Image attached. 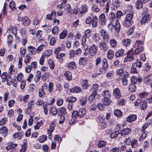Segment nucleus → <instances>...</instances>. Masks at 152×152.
I'll return each instance as SVG.
<instances>
[{
    "label": "nucleus",
    "mask_w": 152,
    "mask_h": 152,
    "mask_svg": "<svg viewBox=\"0 0 152 152\" xmlns=\"http://www.w3.org/2000/svg\"><path fill=\"white\" fill-rule=\"evenodd\" d=\"M16 71L15 70V69L14 68V66L12 65H11L8 70V73L10 75H15V74L16 73Z\"/></svg>",
    "instance_id": "nucleus-18"
},
{
    "label": "nucleus",
    "mask_w": 152,
    "mask_h": 152,
    "mask_svg": "<svg viewBox=\"0 0 152 152\" xmlns=\"http://www.w3.org/2000/svg\"><path fill=\"white\" fill-rule=\"evenodd\" d=\"M54 139L55 141H57L59 144L61 143V137L58 134L55 135Z\"/></svg>",
    "instance_id": "nucleus-58"
},
{
    "label": "nucleus",
    "mask_w": 152,
    "mask_h": 152,
    "mask_svg": "<svg viewBox=\"0 0 152 152\" xmlns=\"http://www.w3.org/2000/svg\"><path fill=\"white\" fill-rule=\"evenodd\" d=\"M124 53V50L123 49H121L116 52L115 55L116 57H119L123 56Z\"/></svg>",
    "instance_id": "nucleus-45"
},
{
    "label": "nucleus",
    "mask_w": 152,
    "mask_h": 152,
    "mask_svg": "<svg viewBox=\"0 0 152 152\" xmlns=\"http://www.w3.org/2000/svg\"><path fill=\"white\" fill-rule=\"evenodd\" d=\"M64 76L66 78L67 80H70L72 79V73L69 71H66L64 74Z\"/></svg>",
    "instance_id": "nucleus-32"
},
{
    "label": "nucleus",
    "mask_w": 152,
    "mask_h": 152,
    "mask_svg": "<svg viewBox=\"0 0 152 152\" xmlns=\"http://www.w3.org/2000/svg\"><path fill=\"white\" fill-rule=\"evenodd\" d=\"M142 134L141 135L139 138V140L140 142H142L143 140L146 137L148 134L147 131H143Z\"/></svg>",
    "instance_id": "nucleus-21"
},
{
    "label": "nucleus",
    "mask_w": 152,
    "mask_h": 152,
    "mask_svg": "<svg viewBox=\"0 0 152 152\" xmlns=\"http://www.w3.org/2000/svg\"><path fill=\"white\" fill-rule=\"evenodd\" d=\"M49 112L52 114L53 116L56 115L58 113V110L56 108L54 107H51L49 110Z\"/></svg>",
    "instance_id": "nucleus-27"
},
{
    "label": "nucleus",
    "mask_w": 152,
    "mask_h": 152,
    "mask_svg": "<svg viewBox=\"0 0 152 152\" xmlns=\"http://www.w3.org/2000/svg\"><path fill=\"white\" fill-rule=\"evenodd\" d=\"M104 98H110L111 96L110 92L108 90H104L102 94Z\"/></svg>",
    "instance_id": "nucleus-40"
},
{
    "label": "nucleus",
    "mask_w": 152,
    "mask_h": 152,
    "mask_svg": "<svg viewBox=\"0 0 152 152\" xmlns=\"http://www.w3.org/2000/svg\"><path fill=\"white\" fill-rule=\"evenodd\" d=\"M92 10L95 12H99L100 8L98 7L97 4H93L92 6Z\"/></svg>",
    "instance_id": "nucleus-41"
},
{
    "label": "nucleus",
    "mask_w": 152,
    "mask_h": 152,
    "mask_svg": "<svg viewBox=\"0 0 152 152\" xmlns=\"http://www.w3.org/2000/svg\"><path fill=\"white\" fill-rule=\"evenodd\" d=\"M91 22L92 27L94 28L96 27L97 26L98 23L97 17L96 16H93L92 20Z\"/></svg>",
    "instance_id": "nucleus-15"
},
{
    "label": "nucleus",
    "mask_w": 152,
    "mask_h": 152,
    "mask_svg": "<svg viewBox=\"0 0 152 152\" xmlns=\"http://www.w3.org/2000/svg\"><path fill=\"white\" fill-rule=\"evenodd\" d=\"M102 63H103V68L104 70H106L108 67V65L107 64V60L104 58L103 61Z\"/></svg>",
    "instance_id": "nucleus-48"
},
{
    "label": "nucleus",
    "mask_w": 152,
    "mask_h": 152,
    "mask_svg": "<svg viewBox=\"0 0 152 152\" xmlns=\"http://www.w3.org/2000/svg\"><path fill=\"white\" fill-rule=\"evenodd\" d=\"M113 94L114 97L117 99L120 98L121 96V92L118 88H115L113 90Z\"/></svg>",
    "instance_id": "nucleus-7"
},
{
    "label": "nucleus",
    "mask_w": 152,
    "mask_h": 152,
    "mask_svg": "<svg viewBox=\"0 0 152 152\" xmlns=\"http://www.w3.org/2000/svg\"><path fill=\"white\" fill-rule=\"evenodd\" d=\"M87 59L85 58H81L79 60V64L80 65H84L86 63Z\"/></svg>",
    "instance_id": "nucleus-64"
},
{
    "label": "nucleus",
    "mask_w": 152,
    "mask_h": 152,
    "mask_svg": "<svg viewBox=\"0 0 152 152\" xmlns=\"http://www.w3.org/2000/svg\"><path fill=\"white\" fill-rule=\"evenodd\" d=\"M133 23V22L132 20L125 19L123 23V24L124 26L128 27L132 25Z\"/></svg>",
    "instance_id": "nucleus-20"
},
{
    "label": "nucleus",
    "mask_w": 152,
    "mask_h": 152,
    "mask_svg": "<svg viewBox=\"0 0 152 152\" xmlns=\"http://www.w3.org/2000/svg\"><path fill=\"white\" fill-rule=\"evenodd\" d=\"M144 82L147 85L152 81V74H151L146 77L144 80Z\"/></svg>",
    "instance_id": "nucleus-26"
},
{
    "label": "nucleus",
    "mask_w": 152,
    "mask_h": 152,
    "mask_svg": "<svg viewBox=\"0 0 152 152\" xmlns=\"http://www.w3.org/2000/svg\"><path fill=\"white\" fill-rule=\"evenodd\" d=\"M20 34L21 38H27V32L23 28L21 29L20 30Z\"/></svg>",
    "instance_id": "nucleus-37"
},
{
    "label": "nucleus",
    "mask_w": 152,
    "mask_h": 152,
    "mask_svg": "<svg viewBox=\"0 0 152 152\" xmlns=\"http://www.w3.org/2000/svg\"><path fill=\"white\" fill-rule=\"evenodd\" d=\"M34 105V103L32 100L29 102L28 104L27 107L25 111V113L26 114H29L32 110L33 107Z\"/></svg>",
    "instance_id": "nucleus-6"
},
{
    "label": "nucleus",
    "mask_w": 152,
    "mask_h": 152,
    "mask_svg": "<svg viewBox=\"0 0 152 152\" xmlns=\"http://www.w3.org/2000/svg\"><path fill=\"white\" fill-rule=\"evenodd\" d=\"M134 12L133 11H131L127 13L126 15V19L128 20H132L133 18Z\"/></svg>",
    "instance_id": "nucleus-33"
},
{
    "label": "nucleus",
    "mask_w": 152,
    "mask_h": 152,
    "mask_svg": "<svg viewBox=\"0 0 152 152\" xmlns=\"http://www.w3.org/2000/svg\"><path fill=\"white\" fill-rule=\"evenodd\" d=\"M67 67L69 70H72L76 67V64L74 62H71L67 64Z\"/></svg>",
    "instance_id": "nucleus-25"
},
{
    "label": "nucleus",
    "mask_w": 152,
    "mask_h": 152,
    "mask_svg": "<svg viewBox=\"0 0 152 152\" xmlns=\"http://www.w3.org/2000/svg\"><path fill=\"white\" fill-rule=\"evenodd\" d=\"M117 42L116 40L114 39H111L110 40V44L113 48L116 47Z\"/></svg>",
    "instance_id": "nucleus-34"
},
{
    "label": "nucleus",
    "mask_w": 152,
    "mask_h": 152,
    "mask_svg": "<svg viewBox=\"0 0 152 152\" xmlns=\"http://www.w3.org/2000/svg\"><path fill=\"white\" fill-rule=\"evenodd\" d=\"M86 113V110L85 108H82L80 109L78 111V115L79 117H82Z\"/></svg>",
    "instance_id": "nucleus-28"
},
{
    "label": "nucleus",
    "mask_w": 152,
    "mask_h": 152,
    "mask_svg": "<svg viewBox=\"0 0 152 152\" xmlns=\"http://www.w3.org/2000/svg\"><path fill=\"white\" fill-rule=\"evenodd\" d=\"M38 94L39 96L41 98H44L45 97L46 94L43 90V89H39L38 91Z\"/></svg>",
    "instance_id": "nucleus-53"
},
{
    "label": "nucleus",
    "mask_w": 152,
    "mask_h": 152,
    "mask_svg": "<svg viewBox=\"0 0 152 152\" xmlns=\"http://www.w3.org/2000/svg\"><path fill=\"white\" fill-rule=\"evenodd\" d=\"M108 18L110 21L113 22L115 19V14L113 12H110Z\"/></svg>",
    "instance_id": "nucleus-22"
},
{
    "label": "nucleus",
    "mask_w": 152,
    "mask_h": 152,
    "mask_svg": "<svg viewBox=\"0 0 152 152\" xmlns=\"http://www.w3.org/2000/svg\"><path fill=\"white\" fill-rule=\"evenodd\" d=\"M89 85L87 80H83L82 81V87L83 89H87Z\"/></svg>",
    "instance_id": "nucleus-30"
},
{
    "label": "nucleus",
    "mask_w": 152,
    "mask_h": 152,
    "mask_svg": "<svg viewBox=\"0 0 152 152\" xmlns=\"http://www.w3.org/2000/svg\"><path fill=\"white\" fill-rule=\"evenodd\" d=\"M27 50L31 54L35 55L36 53V48L34 46H29L27 48Z\"/></svg>",
    "instance_id": "nucleus-12"
},
{
    "label": "nucleus",
    "mask_w": 152,
    "mask_h": 152,
    "mask_svg": "<svg viewBox=\"0 0 152 152\" xmlns=\"http://www.w3.org/2000/svg\"><path fill=\"white\" fill-rule=\"evenodd\" d=\"M106 142L104 140L99 141L98 143V146L99 148H102L105 146Z\"/></svg>",
    "instance_id": "nucleus-61"
},
{
    "label": "nucleus",
    "mask_w": 152,
    "mask_h": 152,
    "mask_svg": "<svg viewBox=\"0 0 152 152\" xmlns=\"http://www.w3.org/2000/svg\"><path fill=\"white\" fill-rule=\"evenodd\" d=\"M129 89L131 92L135 91L136 89V86L135 84H130L129 85Z\"/></svg>",
    "instance_id": "nucleus-50"
},
{
    "label": "nucleus",
    "mask_w": 152,
    "mask_h": 152,
    "mask_svg": "<svg viewBox=\"0 0 152 152\" xmlns=\"http://www.w3.org/2000/svg\"><path fill=\"white\" fill-rule=\"evenodd\" d=\"M59 30V27L57 26H55L52 29V33L54 35H56L58 34Z\"/></svg>",
    "instance_id": "nucleus-52"
},
{
    "label": "nucleus",
    "mask_w": 152,
    "mask_h": 152,
    "mask_svg": "<svg viewBox=\"0 0 152 152\" xmlns=\"http://www.w3.org/2000/svg\"><path fill=\"white\" fill-rule=\"evenodd\" d=\"M0 133L5 137L8 134V129L5 126H3L0 129Z\"/></svg>",
    "instance_id": "nucleus-13"
},
{
    "label": "nucleus",
    "mask_w": 152,
    "mask_h": 152,
    "mask_svg": "<svg viewBox=\"0 0 152 152\" xmlns=\"http://www.w3.org/2000/svg\"><path fill=\"white\" fill-rule=\"evenodd\" d=\"M54 86V85L53 83L52 82H49V83L48 90L49 92L50 93L53 90Z\"/></svg>",
    "instance_id": "nucleus-60"
},
{
    "label": "nucleus",
    "mask_w": 152,
    "mask_h": 152,
    "mask_svg": "<svg viewBox=\"0 0 152 152\" xmlns=\"http://www.w3.org/2000/svg\"><path fill=\"white\" fill-rule=\"evenodd\" d=\"M130 144L132 148H135L138 146L139 144L137 139H134L130 141Z\"/></svg>",
    "instance_id": "nucleus-29"
},
{
    "label": "nucleus",
    "mask_w": 152,
    "mask_h": 152,
    "mask_svg": "<svg viewBox=\"0 0 152 152\" xmlns=\"http://www.w3.org/2000/svg\"><path fill=\"white\" fill-rule=\"evenodd\" d=\"M123 113L120 110H116L114 111V115L118 118L121 117L123 115Z\"/></svg>",
    "instance_id": "nucleus-43"
},
{
    "label": "nucleus",
    "mask_w": 152,
    "mask_h": 152,
    "mask_svg": "<svg viewBox=\"0 0 152 152\" xmlns=\"http://www.w3.org/2000/svg\"><path fill=\"white\" fill-rule=\"evenodd\" d=\"M47 136L46 135H43L39 137L37 140L40 143L45 142L47 140Z\"/></svg>",
    "instance_id": "nucleus-23"
},
{
    "label": "nucleus",
    "mask_w": 152,
    "mask_h": 152,
    "mask_svg": "<svg viewBox=\"0 0 152 152\" xmlns=\"http://www.w3.org/2000/svg\"><path fill=\"white\" fill-rule=\"evenodd\" d=\"M88 10V7H87V5L86 4H85L84 5H83L82 7V8L81 9L80 12V13L82 14L85 13L87 12Z\"/></svg>",
    "instance_id": "nucleus-49"
},
{
    "label": "nucleus",
    "mask_w": 152,
    "mask_h": 152,
    "mask_svg": "<svg viewBox=\"0 0 152 152\" xmlns=\"http://www.w3.org/2000/svg\"><path fill=\"white\" fill-rule=\"evenodd\" d=\"M151 66L148 65V63H146L142 67V69L145 71H149L151 68Z\"/></svg>",
    "instance_id": "nucleus-59"
},
{
    "label": "nucleus",
    "mask_w": 152,
    "mask_h": 152,
    "mask_svg": "<svg viewBox=\"0 0 152 152\" xmlns=\"http://www.w3.org/2000/svg\"><path fill=\"white\" fill-rule=\"evenodd\" d=\"M140 96L142 98H145L148 95V93L146 92H144L140 93L139 94Z\"/></svg>",
    "instance_id": "nucleus-62"
},
{
    "label": "nucleus",
    "mask_w": 152,
    "mask_h": 152,
    "mask_svg": "<svg viewBox=\"0 0 152 152\" xmlns=\"http://www.w3.org/2000/svg\"><path fill=\"white\" fill-rule=\"evenodd\" d=\"M150 17L148 15L145 14V15L142 18L141 20L140 23L142 24H144L147 23L150 20Z\"/></svg>",
    "instance_id": "nucleus-11"
},
{
    "label": "nucleus",
    "mask_w": 152,
    "mask_h": 152,
    "mask_svg": "<svg viewBox=\"0 0 152 152\" xmlns=\"http://www.w3.org/2000/svg\"><path fill=\"white\" fill-rule=\"evenodd\" d=\"M9 30L15 36H16L17 33V28L14 27L13 26H10L9 29Z\"/></svg>",
    "instance_id": "nucleus-47"
},
{
    "label": "nucleus",
    "mask_w": 152,
    "mask_h": 152,
    "mask_svg": "<svg viewBox=\"0 0 152 152\" xmlns=\"http://www.w3.org/2000/svg\"><path fill=\"white\" fill-rule=\"evenodd\" d=\"M99 47L100 50L105 52L108 49L107 44L104 42H101L99 44Z\"/></svg>",
    "instance_id": "nucleus-10"
},
{
    "label": "nucleus",
    "mask_w": 152,
    "mask_h": 152,
    "mask_svg": "<svg viewBox=\"0 0 152 152\" xmlns=\"http://www.w3.org/2000/svg\"><path fill=\"white\" fill-rule=\"evenodd\" d=\"M131 40L128 39H124L122 41L123 44L126 46H129L131 44Z\"/></svg>",
    "instance_id": "nucleus-54"
},
{
    "label": "nucleus",
    "mask_w": 152,
    "mask_h": 152,
    "mask_svg": "<svg viewBox=\"0 0 152 152\" xmlns=\"http://www.w3.org/2000/svg\"><path fill=\"white\" fill-rule=\"evenodd\" d=\"M142 3L143 2L141 0H137L136 2V8L138 9L142 8L143 7Z\"/></svg>",
    "instance_id": "nucleus-46"
},
{
    "label": "nucleus",
    "mask_w": 152,
    "mask_h": 152,
    "mask_svg": "<svg viewBox=\"0 0 152 152\" xmlns=\"http://www.w3.org/2000/svg\"><path fill=\"white\" fill-rule=\"evenodd\" d=\"M81 88L80 87L75 86L70 89V91L74 93H78L81 92Z\"/></svg>",
    "instance_id": "nucleus-16"
},
{
    "label": "nucleus",
    "mask_w": 152,
    "mask_h": 152,
    "mask_svg": "<svg viewBox=\"0 0 152 152\" xmlns=\"http://www.w3.org/2000/svg\"><path fill=\"white\" fill-rule=\"evenodd\" d=\"M137 66L134 65L133 63L132 65L131 71V72L134 74H137Z\"/></svg>",
    "instance_id": "nucleus-55"
},
{
    "label": "nucleus",
    "mask_w": 152,
    "mask_h": 152,
    "mask_svg": "<svg viewBox=\"0 0 152 152\" xmlns=\"http://www.w3.org/2000/svg\"><path fill=\"white\" fill-rule=\"evenodd\" d=\"M77 99V98L76 97L73 96H70L67 98L66 99V101L69 103L72 104V103L76 102Z\"/></svg>",
    "instance_id": "nucleus-39"
},
{
    "label": "nucleus",
    "mask_w": 152,
    "mask_h": 152,
    "mask_svg": "<svg viewBox=\"0 0 152 152\" xmlns=\"http://www.w3.org/2000/svg\"><path fill=\"white\" fill-rule=\"evenodd\" d=\"M56 125L53 122H51L49 124V128L47 129V132L49 134L48 137L51 138L52 137V133Z\"/></svg>",
    "instance_id": "nucleus-5"
},
{
    "label": "nucleus",
    "mask_w": 152,
    "mask_h": 152,
    "mask_svg": "<svg viewBox=\"0 0 152 152\" xmlns=\"http://www.w3.org/2000/svg\"><path fill=\"white\" fill-rule=\"evenodd\" d=\"M13 38L11 34H9L7 37V42L8 46L12 45V43L13 42Z\"/></svg>",
    "instance_id": "nucleus-38"
},
{
    "label": "nucleus",
    "mask_w": 152,
    "mask_h": 152,
    "mask_svg": "<svg viewBox=\"0 0 152 152\" xmlns=\"http://www.w3.org/2000/svg\"><path fill=\"white\" fill-rule=\"evenodd\" d=\"M102 102L106 106L110 105L111 102V101L109 98H104L102 100Z\"/></svg>",
    "instance_id": "nucleus-17"
},
{
    "label": "nucleus",
    "mask_w": 152,
    "mask_h": 152,
    "mask_svg": "<svg viewBox=\"0 0 152 152\" xmlns=\"http://www.w3.org/2000/svg\"><path fill=\"white\" fill-rule=\"evenodd\" d=\"M113 22L110 21V23L108 24L107 27L110 30H112L114 28L115 31L118 32L119 31V30L121 28V25L118 20L117 19L115 20V24L113 25Z\"/></svg>",
    "instance_id": "nucleus-1"
},
{
    "label": "nucleus",
    "mask_w": 152,
    "mask_h": 152,
    "mask_svg": "<svg viewBox=\"0 0 152 152\" xmlns=\"http://www.w3.org/2000/svg\"><path fill=\"white\" fill-rule=\"evenodd\" d=\"M41 72L40 71H37V74L36 76L34 77V81L37 83L40 80V78L41 77Z\"/></svg>",
    "instance_id": "nucleus-35"
},
{
    "label": "nucleus",
    "mask_w": 152,
    "mask_h": 152,
    "mask_svg": "<svg viewBox=\"0 0 152 152\" xmlns=\"http://www.w3.org/2000/svg\"><path fill=\"white\" fill-rule=\"evenodd\" d=\"M87 101V99L85 97H82L80 98V103L82 106L85 105Z\"/></svg>",
    "instance_id": "nucleus-31"
},
{
    "label": "nucleus",
    "mask_w": 152,
    "mask_h": 152,
    "mask_svg": "<svg viewBox=\"0 0 152 152\" xmlns=\"http://www.w3.org/2000/svg\"><path fill=\"white\" fill-rule=\"evenodd\" d=\"M99 20L100 23L102 25H105L106 21V17L105 14L102 13L99 15Z\"/></svg>",
    "instance_id": "nucleus-9"
},
{
    "label": "nucleus",
    "mask_w": 152,
    "mask_h": 152,
    "mask_svg": "<svg viewBox=\"0 0 152 152\" xmlns=\"http://www.w3.org/2000/svg\"><path fill=\"white\" fill-rule=\"evenodd\" d=\"M137 118V116L135 114L129 115L126 118V121L129 123H131L135 121Z\"/></svg>",
    "instance_id": "nucleus-8"
},
{
    "label": "nucleus",
    "mask_w": 152,
    "mask_h": 152,
    "mask_svg": "<svg viewBox=\"0 0 152 152\" xmlns=\"http://www.w3.org/2000/svg\"><path fill=\"white\" fill-rule=\"evenodd\" d=\"M68 33V31L67 30H64L62 32L60 33L59 38L60 39H63L66 36Z\"/></svg>",
    "instance_id": "nucleus-42"
},
{
    "label": "nucleus",
    "mask_w": 152,
    "mask_h": 152,
    "mask_svg": "<svg viewBox=\"0 0 152 152\" xmlns=\"http://www.w3.org/2000/svg\"><path fill=\"white\" fill-rule=\"evenodd\" d=\"M124 69L123 68L116 69L115 70L116 74L120 77H122L124 76Z\"/></svg>",
    "instance_id": "nucleus-14"
},
{
    "label": "nucleus",
    "mask_w": 152,
    "mask_h": 152,
    "mask_svg": "<svg viewBox=\"0 0 152 152\" xmlns=\"http://www.w3.org/2000/svg\"><path fill=\"white\" fill-rule=\"evenodd\" d=\"M65 47V46L64 44H62L61 46L58 47L55 50L54 53L57 54V56H58V53L60 51L63 50Z\"/></svg>",
    "instance_id": "nucleus-19"
},
{
    "label": "nucleus",
    "mask_w": 152,
    "mask_h": 152,
    "mask_svg": "<svg viewBox=\"0 0 152 152\" xmlns=\"http://www.w3.org/2000/svg\"><path fill=\"white\" fill-rule=\"evenodd\" d=\"M137 48L136 49L134 50V54H138L139 53H140L143 50V48L142 47H140V48Z\"/></svg>",
    "instance_id": "nucleus-63"
},
{
    "label": "nucleus",
    "mask_w": 152,
    "mask_h": 152,
    "mask_svg": "<svg viewBox=\"0 0 152 152\" xmlns=\"http://www.w3.org/2000/svg\"><path fill=\"white\" fill-rule=\"evenodd\" d=\"M120 4V1L119 0H118L115 1L113 4V6L114 7V8H113V9L115 10L116 8H117L119 7Z\"/></svg>",
    "instance_id": "nucleus-57"
},
{
    "label": "nucleus",
    "mask_w": 152,
    "mask_h": 152,
    "mask_svg": "<svg viewBox=\"0 0 152 152\" xmlns=\"http://www.w3.org/2000/svg\"><path fill=\"white\" fill-rule=\"evenodd\" d=\"M119 134V132L118 131H115L114 132L111 134V138H115L118 136Z\"/></svg>",
    "instance_id": "nucleus-56"
},
{
    "label": "nucleus",
    "mask_w": 152,
    "mask_h": 152,
    "mask_svg": "<svg viewBox=\"0 0 152 152\" xmlns=\"http://www.w3.org/2000/svg\"><path fill=\"white\" fill-rule=\"evenodd\" d=\"M100 35L103 41H108L109 40V34L104 29H102L100 30Z\"/></svg>",
    "instance_id": "nucleus-2"
},
{
    "label": "nucleus",
    "mask_w": 152,
    "mask_h": 152,
    "mask_svg": "<svg viewBox=\"0 0 152 152\" xmlns=\"http://www.w3.org/2000/svg\"><path fill=\"white\" fill-rule=\"evenodd\" d=\"M26 142L27 140L26 139H25L23 140V142L24 143L22 146L21 149H20V152H25L27 146L26 143Z\"/></svg>",
    "instance_id": "nucleus-44"
},
{
    "label": "nucleus",
    "mask_w": 152,
    "mask_h": 152,
    "mask_svg": "<svg viewBox=\"0 0 152 152\" xmlns=\"http://www.w3.org/2000/svg\"><path fill=\"white\" fill-rule=\"evenodd\" d=\"M18 146L17 144H13L12 143H11L9 145L6 147V149L7 150H9L11 149H14L15 147Z\"/></svg>",
    "instance_id": "nucleus-51"
},
{
    "label": "nucleus",
    "mask_w": 152,
    "mask_h": 152,
    "mask_svg": "<svg viewBox=\"0 0 152 152\" xmlns=\"http://www.w3.org/2000/svg\"><path fill=\"white\" fill-rule=\"evenodd\" d=\"M97 47L95 44L91 43L89 50L90 55L92 56H94L97 53Z\"/></svg>",
    "instance_id": "nucleus-3"
},
{
    "label": "nucleus",
    "mask_w": 152,
    "mask_h": 152,
    "mask_svg": "<svg viewBox=\"0 0 152 152\" xmlns=\"http://www.w3.org/2000/svg\"><path fill=\"white\" fill-rule=\"evenodd\" d=\"M18 19L19 21L21 22L22 24L24 26H28L31 23L30 20L26 17L18 18Z\"/></svg>",
    "instance_id": "nucleus-4"
},
{
    "label": "nucleus",
    "mask_w": 152,
    "mask_h": 152,
    "mask_svg": "<svg viewBox=\"0 0 152 152\" xmlns=\"http://www.w3.org/2000/svg\"><path fill=\"white\" fill-rule=\"evenodd\" d=\"M147 107V103L146 101L145 100L142 101L140 104V107L141 109L144 110Z\"/></svg>",
    "instance_id": "nucleus-36"
},
{
    "label": "nucleus",
    "mask_w": 152,
    "mask_h": 152,
    "mask_svg": "<svg viewBox=\"0 0 152 152\" xmlns=\"http://www.w3.org/2000/svg\"><path fill=\"white\" fill-rule=\"evenodd\" d=\"M131 132L132 130L130 129H125L124 130L122 131L121 132V134L122 136L125 137L126 135L128 134Z\"/></svg>",
    "instance_id": "nucleus-24"
}]
</instances>
